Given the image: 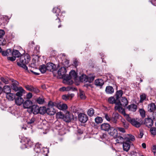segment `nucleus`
<instances>
[{
	"label": "nucleus",
	"instance_id": "nucleus-1",
	"mask_svg": "<svg viewBox=\"0 0 156 156\" xmlns=\"http://www.w3.org/2000/svg\"><path fill=\"white\" fill-rule=\"evenodd\" d=\"M30 60V55L26 53L20 56V61L17 62V64L19 66L23 68L28 71V68L26 65L29 63Z\"/></svg>",
	"mask_w": 156,
	"mask_h": 156
},
{
	"label": "nucleus",
	"instance_id": "nucleus-2",
	"mask_svg": "<svg viewBox=\"0 0 156 156\" xmlns=\"http://www.w3.org/2000/svg\"><path fill=\"white\" fill-rule=\"evenodd\" d=\"M77 77V75L75 71L74 70L71 71L69 73V75L67 76L66 78L64 79L63 83L66 84L71 85L73 83V81L71 79H73L75 80Z\"/></svg>",
	"mask_w": 156,
	"mask_h": 156
},
{
	"label": "nucleus",
	"instance_id": "nucleus-3",
	"mask_svg": "<svg viewBox=\"0 0 156 156\" xmlns=\"http://www.w3.org/2000/svg\"><path fill=\"white\" fill-rule=\"evenodd\" d=\"M35 152L39 154H43L44 156H47L49 152V150L47 148L42 147V145L39 143H36L34 149Z\"/></svg>",
	"mask_w": 156,
	"mask_h": 156
},
{
	"label": "nucleus",
	"instance_id": "nucleus-4",
	"mask_svg": "<svg viewBox=\"0 0 156 156\" xmlns=\"http://www.w3.org/2000/svg\"><path fill=\"white\" fill-rule=\"evenodd\" d=\"M20 142L22 143L21 146V148L22 149L30 147L34 145L33 142L27 137H23L21 139Z\"/></svg>",
	"mask_w": 156,
	"mask_h": 156
},
{
	"label": "nucleus",
	"instance_id": "nucleus-5",
	"mask_svg": "<svg viewBox=\"0 0 156 156\" xmlns=\"http://www.w3.org/2000/svg\"><path fill=\"white\" fill-rule=\"evenodd\" d=\"M55 102L49 101L48 104V108L47 109V113L50 115H54L55 113V110L54 107H55Z\"/></svg>",
	"mask_w": 156,
	"mask_h": 156
},
{
	"label": "nucleus",
	"instance_id": "nucleus-6",
	"mask_svg": "<svg viewBox=\"0 0 156 156\" xmlns=\"http://www.w3.org/2000/svg\"><path fill=\"white\" fill-rule=\"evenodd\" d=\"M80 81L84 83L87 82H92L94 80V77L90 75L87 76L85 74H82L79 77Z\"/></svg>",
	"mask_w": 156,
	"mask_h": 156
},
{
	"label": "nucleus",
	"instance_id": "nucleus-7",
	"mask_svg": "<svg viewBox=\"0 0 156 156\" xmlns=\"http://www.w3.org/2000/svg\"><path fill=\"white\" fill-rule=\"evenodd\" d=\"M60 9L58 7H55L53 9V12L56 14V16H57V18L54 22V23L56 26H58V28H60L61 27L60 19L57 16L58 15L59 13H60Z\"/></svg>",
	"mask_w": 156,
	"mask_h": 156
},
{
	"label": "nucleus",
	"instance_id": "nucleus-8",
	"mask_svg": "<svg viewBox=\"0 0 156 156\" xmlns=\"http://www.w3.org/2000/svg\"><path fill=\"white\" fill-rule=\"evenodd\" d=\"M66 70L65 67H61L57 72L58 78L60 79L66 78L67 75L66 74Z\"/></svg>",
	"mask_w": 156,
	"mask_h": 156
},
{
	"label": "nucleus",
	"instance_id": "nucleus-9",
	"mask_svg": "<svg viewBox=\"0 0 156 156\" xmlns=\"http://www.w3.org/2000/svg\"><path fill=\"white\" fill-rule=\"evenodd\" d=\"M79 120L81 122L85 123L88 120V117L87 115L83 113H80L78 115Z\"/></svg>",
	"mask_w": 156,
	"mask_h": 156
},
{
	"label": "nucleus",
	"instance_id": "nucleus-10",
	"mask_svg": "<svg viewBox=\"0 0 156 156\" xmlns=\"http://www.w3.org/2000/svg\"><path fill=\"white\" fill-rule=\"evenodd\" d=\"M119 115L117 112H113L112 115L111 122L115 124H116L117 120L119 119Z\"/></svg>",
	"mask_w": 156,
	"mask_h": 156
},
{
	"label": "nucleus",
	"instance_id": "nucleus-11",
	"mask_svg": "<svg viewBox=\"0 0 156 156\" xmlns=\"http://www.w3.org/2000/svg\"><path fill=\"white\" fill-rule=\"evenodd\" d=\"M73 119L72 115L68 111H67L65 115H64V117L63 120L67 122H69L71 121Z\"/></svg>",
	"mask_w": 156,
	"mask_h": 156
},
{
	"label": "nucleus",
	"instance_id": "nucleus-12",
	"mask_svg": "<svg viewBox=\"0 0 156 156\" xmlns=\"http://www.w3.org/2000/svg\"><path fill=\"white\" fill-rule=\"evenodd\" d=\"M118 101L117 105H120L124 107L126 106L128 103L127 98L125 97H122L121 101L119 100H118Z\"/></svg>",
	"mask_w": 156,
	"mask_h": 156
},
{
	"label": "nucleus",
	"instance_id": "nucleus-13",
	"mask_svg": "<svg viewBox=\"0 0 156 156\" xmlns=\"http://www.w3.org/2000/svg\"><path fill=\"white\" fill-rule=\"evenodd\" d=\"M55 107L60 110H64L67 108V106L66 104H61V103H58L56 102H55Z\"/></svg>",
	"mask_w": 156,
	"mask_h": 156
},
{
	"label": "nucleus",
	"instance_id": "nucleus-14",
	"mask_svg": "<svg viewBox=\"0 0 156 156\" xmlns=\"http://www.w3.org/2000/svg\"><path fill=\"white\" fill-rule=\"evenodd\" d=\"M39 107L37 105H32L30 108L29 110L31 112H32L34 114H38L39 112Z\"/></svg>",
	"mask_w": 156,
	"mask_h": 156
},
{
	"label": "nucleus",
	"instance_id": "nucleus-15",
	"mask_svg": "<svg viewBox=\"0 0 156 156\" xmlns=\"http://www.w3.org/2000/svg\"><path fill=\"white\" fill-rule=\"evenodd\" d=\"M144 124L148 127H151L153 125V120L150 118H146L144 120Z\"/></svg>",
	"mask_w": 156,
	"mask_h": 156
},
{
	"label": "nucleus",
	"instance_id": "nucleus-16",
	"mask_svg": "<svg viewBox=\"0 0 156 156\" xmlns=\"http://www.w3.org/2000/svg\"><path fill=\"white\" fill-rule=\"evenodd\" d=\"M108 134L111 136H113L115 137L117 136V130L113 127H111L108 131Z\"/></svg>",
	"mask_w": 156,
	"mask_h": 156
},
{
	"label": "nucleus",
	"instance_id": "nucleus-17",
	"mask_svg": "<svg viewBox=\"0 0 156 156\" xmlns=\"http://www.w3.org/2000/svg\"><path fill=\"white\" fill-rule=\"evenodd\" d=\"M47 70L49 71H53L55 68V66L52 63L49 62L46 64Z\"/></svg>",
	"mask_w": 156,
	"mask_h": 156
},
{
	"label": "nucleus",
	"instance_id": "nucleus-18",
	"mask_svg": "<svg viewBox=\"0 0 156 156\" xmlns=\"http://www.w3.org/2000/svg\"><path fill=\"white\" fill-rule=\"evenodd\" d=\"M120 105H116L114 108L115 111H118L119 112L121 113L123 115H125V112L124 109Z\"/></svg>",
	"mask_w": 156,
	"mask_h": 156
},
{
	"label": "nucleus",
	"instance_id": "nucleus-19",
	"mask_svg": "<svg viewBox=\"0 0 156 156\" xmlns=\"http://www.w3.org/2000/svg\"><path fill=\"white\" fill-rule=\"evenodd\" d=\"M19 84L18 82L16 80L12 81L11 86L12 89L15 91H17L19 89V87H18Z\"/></svg>",
	"mask_w": 156,
	"mask_h": 156
},
{
	"label": "nucleus",
	"instance_id": "nucleus-20",
	"mask_svg": "<svg viewBox=\"0 0 156 156\" xmlns=\"http://www.w3.org/2000/svg\"><path fill=\"white\" fill-rule=\"evenodd\" d=\"M111 128L110 126L108 123H103L101 126V128L102 130L108 132Z\"/></svg>",
	"mask_w": 156,
	"mask_h": 156
},
{
	"label": "nucleus",
	"instance_id": "nucleus-21",
	"mask_svg": "<svg viewBox=\"0 0 156 156\" xmlns=\"http://www.w3.org/2000/svg\"><path fill=\"white\" fill-rule=\"evenodd\" d=\"M5 33L4 30H0V45H4L5 44V43L3 42L4 39L3 38Z\"/></svg>",
	"mask_w": 156,
	"mask_h": 156
},
{
	"label": "nucleus",
	"instance_id": "nucleus-22",
	"mask_svg": "<svg viewBox=\"0 0 156 156\" xmlns=\"http://www.w3.org/2000/svg\"><path fill=\"white\" fill-rule=\"evenodd\" d=\"M32 102L30 100H27L25 101L23 104V107L24 108H29L32 107Z\"/></svg>",
	"mask_w": 156,
	"mask_h": 156
},
{
	"label": "nucleus",
	"instance_id": "nucleus-23",
	"mask_svg": "<svg viewBox=\"0 0 156 156\" xmlns=\"http://www.w3.org/2000/svg\"><path fill=\"white\" fill-rule=\"evenodd\" d=\"M122 144L123 150L126 151H128L130 147V143L125 141Z\"/></svg>",
	"mask_w": 156,
	"mask_h": 156
},
{
	"label": "nucleus",
	"instance_id": "nucleus-24",
	"mask_svg": "<svg viewBox=\"0 0 156 156\" xmlns=\"http://www.w3.org/2000/svg\"><path fill=\"white\" fill-rule=\"evenodd\" d=\"M15 101L16 104L18 105H22L24 101L23 98L20 97H16Z\"/></svg>",
	"mask_w": 156,
	"mask_h": 156
},
{
	"label": "nucleus",
	"instance_id": "nucleus-25",
	"mask_svg": "<svg viewBox=\"0 0 156 156\" xmlns=\"http://www.w3.org/2000/svg\"><path fill=\"white\" fill-rule=\"evenodd\" d=\"M156 105L154 103H151L148 105V111L151 112H154L156 109Z\"/></svg>",
	"mask_w": 156,
	"mask_h": 156
},
{
	"label": "nucleus",
	"instance_id": "nucleus-26",
	"mask_svg": "<svg viewBox=\"0 0 156 156\" xmlns=\"http://www.w3.org/2000/svg\"><path fill=\"white\" fill-rule=\"evenodd\" d=\"M131 123L133 126L136 128L140 127L141 125V123L137 121L135 119H133Z\"/></svg>",
	"mask_w": 156,
	"mask_h": 156
},
{
	"label": "nucleus",
	"instance_id": "nucleus-27",
	"mask_svg": "<svg viewBox=\"0 0 156 156\" xmlns=\"http://www.w3.org/2000/svg\"><path fill=\"white\" fill-rule=\"evenodd\" d=\"M117 139L116 141L117 143L120 144H123L125 141H126V137H122L120 136H116Z\"/></svg>",
	"mask_w": 156,
	"mask_h": 156
},
{
	"label": "nucleus",
	"instance_id": "nucleus-28",
	"mask_svg": "<svg viewBox=\"0 0 156 156\" xmlns=\"http://www.w3.org/2000/svg\"><path fill=\"white\" fill-rule=\"evenodd\" d=\"M94 84L97 86H102L104 84L103 80L98 79L95 80Z\"/></svg>",
	"mask_w": 156,
	"mask_h": 156
},
{
	"label": "nucleus",
	"instance_id": "nucleus-29",
	"mask_svg": "<svg viewBox=\"0 0 156 156\" xmlns=\"http://www.w3.org/2000/svg\"><path fill=\"white\" fill-rule=\"evenodd\" d=\"M127 108L130 111L135 112L137 108V106L134 104H131L128 106Z\"/></svg>",
	"mask_w": 156,
	"mask_h": 156
},
{
	"label": "nucleus",
	"instance_id": "nucleus-30",
	"mask_svg": "<svg viewBox=\"0 0 156 156\" xmlns=\"http://www.w3.org/2000/svg\"><path fill=\"white\" fill-rule=\"evenodd\" d=\"M12 55L16 58H18L21 56V54L18 50L15 49L12 51Z\"/></svg>",
	"mask_w": 156,
	"mask_h": 156
},
{
	"label": "nucleus",
	"instance_id": "nucleus-31",
	"mask_svg": "<svg viewBox=\"0 0 156 156\" xmlns=\"http://www.w3.org/2000/svg\"><path fill=\"white\" fill-rule=\"evenodd\" d=\"M6 97L9 100L13 101L14 99H15V94L10 93L6 94Z\"/></svg>",
	"mask_w": 156,
	"mask_h": 156
},
{
	"label": "nucleus",
	"instance_id": "nucleus-32",
	"mask_svg": "<svg viewBox=\"0 0 156 156\" xmlns=\"http://www.w3.org/2000/svg\"><path fill=\"white\" fill-rule=\"evenodd\" d=\"M2 91L7 94L11 92V88L9 86H5L3 87V89Z\"/></svg>",
	"mask_w": 156,
	"mask_h": 156
},
{
	"label": "nucleus",
	"instance_id": "nucleus-33",
	"mask_svg": "<svg viewBox=\"0 0 156 156\" xmlns=\"http://www.w3.org/2000/svg\"><path fill=\"white\" fill-rule=\"evenodd\" d=\"M105 91L107 94H111L114 92V89L111 86H107L105 89Z\"/></svg>",
	"mask_w": 156,
	"mask_h": 156
},
{
	"label": "nucleus",
	"instance_id": "nucleus-34",
	"mask_svg": "<svg viewBox=\"0 0 156 156\" xmlns=\"http://www.w3.org/2000/svg\"><path fill=\"white\" fill-rule=\"evenodd\" d=\"M122 94L123 91L122 90H117L115 94L116 100H119V98L122 96Z\"/></svg>",
	"mask_w": 156,
	"mask_h": 156
},
{
	"label": "nucleus",
	"instance_id": "nucleus-35",
	"mask_svg": "<svg viewBox=\"0 0 156 156\" xmlns=\"http://www.w3.org/2000/svg\"><path fill=\"white\" fill-rule=\"evenodd\" d=\"M118 100H116V99H115L113 97H111L108 98V102L110 104H115L116 105H117V103L118 102V101H117Z\"/></svg>",
	"mask_w": 156,
	"mask_h": 156
},
{
	"label": "nucleus",
	"instance_id": "nucleus-36",
	"mask_svg": "<svg viewBox=\"0 0 156 156\" xmlns=\"http://www.w3.org/2000/svg\"><path fill=\"white\" fill-rule=\"evenodd\" d=\"M18 91L16 93L15 95H16L17 97H21L23 95V91H24V90L22 87H19V89Z\"/></svg>",
	"mask_w": 156,
	"mask_h": 156
},
{
	"label": "nucleus",
	"instance_id": "nucleus-37",
	"mask_svg": "<svg viewBox=\"0 0 156 156\" xmlns=\"http://www.w3.org/2000/svg\"><path fill=\"white\" fill-rule=\"evenodd\" d=\"M39 113L41 114H44L46 112L47 113V108L46 107L43 106L39 107Z\"/></svg>",
	"mask_w": 156,
	"mask_h": 156
},
{
	"label": "nucleus",
	"instance_id": "nucleus-38",
	"mask_svg": "<svg viewBox=\"0 0 156 156\" xmlns=\"http://www.w3.org/2000/svg\"><path fill=\"white\" fill-rule=\"evenodd\" d=\"M74 94H65V95H62V99L65 101H67L68 100V99H69L70 97L71 98H72V97H73L74 96Z\"/></svg>",
	"mask_w": 156,
	"mask_h": 156
},
{
	"label": "nucleus",
	"instance_id": "nucleus-39",
	"mask_svg": "<svg viewBox=\"0 0 156 156\" xmlns=\"http://www.w3.org/2000/svg\"><path fill=\"white\" fill-rule=\"evenodd\" d=\"M126 141H127L130 143V141H133L135 140V138L134 136L131 135H128V136L126 137Z\"/></svg>",
	"mask_w": 156,
	"mask_h": 156
},
{
	"label": "nucleus",
	"instance_id": "nucleus-40",
	"mask_svg": "<svg viewBox=\"0 0 156 156\" xmlns=\"http://www.w3.org/2000/svg\"><path fill=\"white\" fill-rule=\"evenodd\" d=\"M36 101L39 104H42L44 102V99L43 97H39L37 99Z\"/></svg>",
	"mask_w": 156,
	"mask_h": 156
},
{
	"label": "nucleus",
	"instance_id": "nucleus-41",
	"mask_svg": "<svg viewBox=\"0 0 156 156\" xmlns=\"http://www.w3.org/2000/svg\"><path fill=\"white\" fill-rule=\"evenodd\" d=\"M94 113V111L92 108H90L87 111V114L90 117L92 116Z\"/></svg>",
	"mask_w": 156,
	"mask_h": 156
},
{
	"label": "nucleus",
	"instance_id": "nucleus-42",
	"mask_svg": "<svg viewBox=\"0 0 156 156\" xmlns=\"http://www.w3.org/2000/svg\"><path fill=\"white\" fill-rule=\"evenodd\" d=\"M39 69L42 73H45L47 70L46 66L44 65L41 66L39 68Z\"/></svg>",
	"mask_w": 156,
	"mask_h": 156
},
{
	"label": "nucleus",
	"instance_id": "nucleus-43",
	"mask_svg": "<svg viewBox=\"0 0 156 156\" xmlns=\"http://www.w3.org/2000/svg\"><path fill=\"white\" fill-rule=\"evenodd\" d=\"M121 122L122 123L123 126L126 129H127L128 128L129 124L124 119H122Z\"/></svg>",
	"mask_w": 156,
	"mask_h": 156
},
{
	"label": "nucleus",
	"instance_id": "nucleus-44",
	"mask_svg": "<svg viewBox=\"0 0 156 156\" xmlns=\"http://www.w3.org/2000/svg\"><path fill=\"white\" fill-rule=\"evenodd\" d=\"M56 117L58 119H63L64 117V115L61 112H58L56 114Z\"/></svg>",
	"mask_w": 156,
	"mask_h": 156
},
{
	"label": "nucleus",
	"instance_id": "nucleus-45",
	"mask_svg": "<svg viewBox=\"0 0 156 156\" xmlns=\"http://www.w3.org/2000/svg\"><path fill=\"white\" fill-rule=\"evenodd\" d=\"M35 121V118L33 117L31 119L27 120V122L28 124H33Z\"/></svg>",
	"mask_w": 156,
	"mask_h": 156
},
{
	"label": "nucleus",
	"instance_id": "nucleus-46",
	"mask_svg": "<svg viewBox=\"0 0 156 156\" xmlns=\"http://www.w3.org/2000/svg\"><path fill=\"white\" fill-rule=\"evenodd\" d=\"M95 121L97 123L99 124L101 123L103 121V120L101 117L98 116L95 118Z\"/></svg>",
	"mask_w": 156,
	"mask_h": 156
},
{
	"label": "nucleus",
	"instance_id": "nucleus-47",
	"mask_svg": "<svg viewBox=\"0 0 156 156\" xmlns=\"http://www.w3.org/2000/svg\"><path fill=\"white\" fill-rule=\"evenodd\" d=\"M140 102H142L146 99V96L144 94H142L140 95Z\"/></svg>",
	"mask_w": 156,
	"mask_h": 156
},
{
	"label": "nucleus",
	"instance_id": "nucleus-48",
	"mask_svg": "<svg viewBox=\"0 0 156 156\" xmlns=\"http://www.w3.org/2000/svg\"><path fill=\"white\" fill-rule=\"evenodd\" d=\"M150 131L151 134L153 135H156V128L152 127L151 128Z\"/></svg>",
	"mask_w": 156,
	"mask_h": 156
},
{
	"label": "nucleus",
	"instance_id": "nucleus-49",
	"mask_svg": "<svg viewBox=\"0 0 156 156\" xmlns=\"http://www.w3.org/2000/svg\"><path fill=\"white\" fill-rule=\"evenodd\" d=\"M0 79L3 83L5 84H8L9 83L8 79L6 78L2 77H1Z\"/></svg>",
	"mask_w": 156,
	"mask_h": 156
},
{
	"label": "nucleus",
	"instance_id": "nucleus-50",
	"mask_svg": "<svg viewBox=\"0 0 156 156\" xmlns=\"http://www.w3.org/2000/svg\"><path fill=\"white\" fill-rule=\"evenodd\" d=\"M140 115L142 117L144 118L145 117V112L144 110L143 109H140L139 111Z\"/></svg>",
	"mask_w": 156,
	"mask_h": 156
},
{
	"label": "nucleus",
	"instance_id": "nucleus-51",
	"mask_svg": "<svg viewBox=\"0 0 156 156\" xmlns=\"http://www.w3.org/2000/svg\"><path fill=\"white\" fill-rule=\"evenodd\" d=\"M123 115L126 118V119L127 120V121L131 123V121H132L133 119H131L129 116L128 115L126 114V113L125 115Z\"/></svg>",
	"mask_w": 156,
	"mask_h": 156
},
{
	"label": "nucleus",
	"instance_id": "nucleus-52",
	"mask_svg": "<svg viewBox=\"0 0 156 156\" xmlns=\"http://www.w3.org/2000/svg\"><path fill=\"white\" fill-rule=\"evenodd\" d=\"M25 87L27 90L32 91L33 87L31 85H27L25 86Z\"/></svg>",
	"mask_w": 156,
	"mask_h": 156
},
{
	"label": "nucleus",
	"instance_id": "nucleus-53",
	"mask_svg": "<svg viewBox=\"0 0 156 156\" xmlns=\"http://www.w3.org/2000/svg\"><path fill=\"white\" fill-rule=\"evenodd\" d=\"M104 115L105 118L107 121H111V117L110 115H109L107 114H105Z\"/></svg>",
	"mask_w": 156,
	"mask_h": 156
},
{
	"label": "nucleus",
	"instance_id": "nucleus-54",
	"mask_svg": "<svg viewBox=\"0 0 156 156\" xmlns=\"http://www.w3.org/2000/svg\"><path fill=\"white\" fill-rule=\"evenodd\" d=\"M80 98L82 99H84L85 98V94L83 92L80 91L79 94Z\"/></svg>",
	"mask_w": 156,
	"mask_h": 156
},
{
	"label": "nucleus",
	"instance_id": "nucleus-55",
	"mask_svg": "<svg viewBox=\"0 0 156 156\" xmlns=\"http://www.w3.org/2000/svg\"><path fill=\"white\" fill-rule=\"evenodd\" d=\"M6 56H8L11 55H12V50L10 49H9L6 50Z\"/></svg>",
	"mask_w": 156,
	"mask_h": 156
},
{
	"label": "nucleus",
	"instance_id": "nucleus-56",
	"mask_svg": "<svg viewBox=\"0 0 156 156\" xmlns=\"http://www.w3.org/2000/svg\"><path fill=\"white\" fill-rule=\"evenodd\" d=\"M144 135L143 130H140V133L138 135V137L140 138H141Z\"/></svg>",
	"mask_w": 156,
	"mask_h": 156
},
{
	"label": "nucleus",
	"instance_id": "nucleus-57",
	"mask_svg": "<svg viewBox=\"0 0 156 156\" xmlns=\"http://www.w3.org/2000/svg\"><path fill=\"white\" fill-rule=\"evenodd\" d=\"M39 90L37 87H33L32 92H33L35 93H38L39 92Z\"/></svg>",
	"mask_w": 156,
	"mask_h": 156
},
{
	"label": "nucleus",
	"instance_id": "nucleus-58",
	"mask_svg": "<svg viewBox=\"0 0 156 156\" xmlns=\"http://www.w3.org/2000/svg\"><path fill=\"white\" fill-rule=\"evenodd\" d=\"M117 129H118L119 131L122 133H125L126 132L124 128L122 127H118L117 128Z\"/></svg>",
	"mask_w": 156,
	"mask_h": 156
},
{
	"label": "nucleus",
	"instance_id": "nucleus-59",
	"mask_svg": "<svg viewBox=\"0 0 156 156\" xmlns=\"http://www.w3.org/2000/svg\"><path fill=\"white\" fill-rule=\"evenodd\" d=\"M16 59V58L14 56H13V57H8L7 59L9 60H10L11 61H14Z\"/></svg>",
	"mask_w": 156,
	"mask_h": 156
},
{
	"label": "nucleus",
	"instance_id": "nucleus-60",
	"mask_svg": "<svg viewBox=\"0 0 156 156\" xmlns=\"http://www.w3.org/2000/svg\"><path fill=\"white\" fill-rule=\"evenodd\" d=\"M79 62L76 59H75L74 60L73 64L76 67L79 64Z\"/></svg>",
	"mask_w": 156,
	"mask_h": 156
},
{
	"label": "nucleus",
	"instance_id": "nucleus-61",
	"mask_svg": "<svg viewBox=\"0 0 156 156\" xmlns=\"http://www.w3.org/2000/svg\"><path fill=\"white\" fill-rule=\"evenodd\" d=\"M27 98L28 99H30L32 97V94L31 93H29L27 95Z\"/></svg>",
	"mask_w": 156,
	"mask_h": 156
},
{
	"label": "nucleus",
	"instance_id": "nucleus-62",
	"mask_svg": "<svg viewBox=\"0 0 156 156\" xmlns=\"http://www.w3.org/2000/svg\"><path fill=\"white\" fill-rule=\"evenodd\" d=\"M34 43L33 41H30L29 43V46L31 48L34 46Z\"/></svg>",
	"mask_w": 156,
	"mask_h": 156
},
{
	"label": "nucleus",
	"instance_id": "nucleus-63",
	"mask_svg": "<svg viewBox=\"0 0 156 156\" xmlns=\"http://www.w3.org/2000/svg\"><path fill=\"white\" fill-rule=\"evenodd\" d=\"M59 90L60 91H63L66 90V88L65 87H63L59 88Z\"/></svg>",
	"mask_w": 156,
	"mask_h": 156
},
{
	"label": "nucleus",
	"instance_id": "nucleus-64",
	"mask_svg": "<svg viewBox=\"0 0 156 156\" xmlns=\"http://www.w3.org/2000/svg\"><path fill=\"white\" fill-rule=\"evenodd\" d=\"M153 151L154 153H156V146H153Z\"/></svg>",
	"mask_w": 156,
	"mask_h": 156
}]
</instances>
